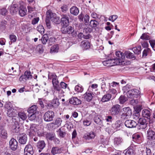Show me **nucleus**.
Masks as SVG:
<instances>
[{"label": "nucleus", "mask_w": 155, "mask_h": 155, "mask_svg": "<svg viewBox=\"0 0 155 155\" xmlns=\"http://www.w3.org/2000/svg\"><path fill=\"white\" fill-rule=\"evenodd\" d=\"M122 142V139L120 137H116L114 139V144L118 145Z\"/></svg>", "instance_id": "50"}, {"label": "nucleus", "mask_w": 155, "mask_h": 155, "mask_svg": "<svg viewBox=\"0 0 155 155\" xmlns=\"http://www.w3.org/2000/svg\"><path fill=\"white\" fill-rule=\"evenodd\" d=\"M18 11L19 14L21 17H23L27 15L26 8L23 5H20Z\"/></svg>", "instance_id": "15"}, {"label": "nucleus", "mask_w": 155, "mask_h": 155, "mask_svg": "<svg viewBox=\"0 0 155 155\" xmlns=\"http://www.w3.org/2000/svg\"><path fill=\"white\" fill-rule=\"evenodd\" d=\"M132 49L135 54L138 55L141 53V47L139 46L137 47L133 48Z\"/></svg>", "instance_id": "39"}, {"label": "nucleus", "mask_w": 155, "mask_h": 155, "mask_svg": "<svg viewBox=\"0 0 155 155\" xmlns=\"http://www.w3.org/2000/svg\"><path fill=\"white\" fill-rule=\"evenodd\" d=\"M120 110V106L117 104L113 106L110 110V112L112 115L116 116L119 114Z\"/></svg>", "instance_id": "7"}, {"label": "nucleus", "mask_w": 155, "mask_h": 155, "mask_svg": "<svg viewBox=\"0 0 155 155\" xmlns=\"http://www.w3.org/2000/svg\"><path fill=\"white\" fill-rule=\"evenodd\" d=\"M48 40V37L47 35H43L42 39V42L43 44H45Z\"/></svg>", "instance_id": "51"}, {"label": "nucleus", "mask_w": 155, "mask_h": 155, "mask_svg": "<svg viewBox=\"0 0 155 155\" xmlns=\"http://www.w3.org/2000/svg\"><path fill=\"white\" fill-rule=\"evenodd\" d=\"M89 16L86 14L84 16V22L85 25H87L88 24L89 20Z\"/></svg>", "instance_id": "58"}, {"label": "nucleus", "mask_w": 155, "mask_h": 155, "mask_svg": "<svg viewBox=\"0 0 155 155\" xmlns=\"http://www.w3.org/2000/svg\"><path fill=\"white\" fill-rule=\"evenodd\" d=\"M120 103V104H124L127 100V98L124 95H121L119 99Z\"/></svg>", "instance_id": "42"}, {"label": "nucleus", "mask_w": 155, "mask_h": 155, "mask_svg": "<svg viewBox=\"0 0 155 155\" xmlns=\"http://www.w3.org/2000/svg\"><path fill=\"white\" fill-rule=\"evenodd\" d=\"M0 13L3 15H5L8 14V11L5 8H3L0 10Z\"/></svg>", "instance_id": "60"}, {"label": "nucleus", "mask_w": 155, "mask_h": 155, "mask_svg": "<svg viewBox=\"0 0 155 155\" xmlns=\"http://www.w3.org/2000/svg\"><path fill=\"white\" fill-rule=\"evenodd\" d=\"M61 31L63 33L71 34L73 37L77 35L76 32L74 31V28L71 26H69L67 28H62Z\"/></svg>", "instance_id": "5"}, {"label": "nucleus", "mask_w": 155, "mask_h": 155, "mask_svg": "<svg viewBox=\"0 0 155 155\" xmlns=\"http://www.w3.org/2000/svg\"><path fill=\"white\" fill-rule=\"evenodd\" d=\"M24 151L34 152L33 147L32 145L30 144H28L26 146L24 149Z\"/></svg>", "instance_id": "35"}, {"label": "nucleus", "mask_w": 155, "mask_h": 155, "mask_svg": "<svg viewBox=\"0 0 155 155\" xmlns=\"http://www.w3.org/2000/svg\"><path fill=\"white\" fill-rule=\"evenodd\" d=\"M46 146V144L44 140H39L37 143L36 147L38 149L39 153L41 152L45 148Z\"/></svg>", "instance_id": "14"}, {"label": "nucleus", "mask_w": 155, "mask_h": 155, "mask_svg": "<svg viewBox=\"0 0 155 155\" xmlns=\"http://www.w3.org/2000/svg\"><path fill=\"white\" fill-rule=\"evenodd\" d=\"M125 155H134V150L133 147H130L128 148L125 153Z\"/></svg>", "instance_id": "34"}, {"label": "nucleus", "mask_w": 155, "mask_h": 155, "mask_svg": "<svg viewBox=\"0 0 155 155\" xmlns=\"http://www.w3.org/2000/svg\"><path fill=\"white\" fill-rule=\"evenodd\" d=\"M39 20V18L38 17L34 18L31 21L32 24L34 25L37 24Z\"/></svg>", "instance_id": "64"}, {"label": "nucleus", "mask_w": 155, "mask_h": 155, "mask_svg": "<svg viewBox=\"0 0 155 155\" xmlns=\"http://www.w3.org/2000/svg\"><path fill=\"white\" fill-rule=\"evenodd\" d=\"M25 74L26 78L28 80L32 78V75L30 71H25Z\"/></svg>", "instance_id": "55"}, {"label": "nucleus", "mask_w": 155, "mask_h": 155, "mask_svg": "<svg viewBox=\"0 0 155 155\" xmlns=\"http://www.w3.org/2000/svg\"><path fill=\"white\" fill-rule=\"evenodd\" d=\"M71 16L70 14L63 15L61 19V22L63 26L67 27L69 24V18Z\"/></svg>", "instance_id": "4"}, {"label": "nucleus", "mask_w": 155, "mask_h": 155, "mask_svg": "<svg viewBox=\"0 0 155 155\" xmlns=\"http://www.w3.org/2000/svg\"><path fill=\"white\" fill-rule=\"evenodd\" d=\"M0 137L3 139H6L8 137V134L7 131L3 129L2 130L1 132L0 133Z\"/></svg>", "instance_id": "30"}, {"label": "nucleus", "mask_w": 155, "mask_h": 155, "mask_svg": "<svg viewBox=\"0 0 155 155\" xmlns=\"http://www.w3.org/2000/svg\"><path fill=\"white\" fill-rule=\"evenodd\" d=\"M140 94V91L136 89H131L130 90L128 91V92L127 93V97L130 98L137 97Z\"/></svg>", "instance_id": "2"}, {"label": "nucleus", "mask_w": 155, "mask_h": 155, "mask_svg": "<svg viewBox=\"0 0 155 155\" xmlns=\"http://www.w3.org/2000/svg\"><path fill=\"white\" fill-rule=\"evenodd\" d=\"M59 47L58 45H56L52 46L50 50L51 53L57 52L59 50Z\"/></svg>", "instance_id": "40"}, {"label": "nucleus", "mask_w": 155, "mask_h": 155, "mask_svg": "<svg viewBox=\"0 0 155 155\" xmlns=\"http://www.w3.org/2000/svg\"><path fill=\"white\" fill-rule=\"evenodd\" d=\"M148 33H145L142 34V36L140 37V38L147 40L150 39V37L147 35Z\"/></svg>", "instance_id": "45"}, {"label": "nucleus", "mask_w": 155, "mask_h": 155, "mask_svg": "<svg viewBox=\"0 0 155 155\" xmlns=\"http://www.w3.org/2000/svg\"><path fill=\"white\" fill-rule=\"evenodd\" d=\"M80 46L83 50H87L90 48V44L88 41L85 40L81 42Z\"/></svg>", "instance_id": "19"}, {"label": "nucleus", "mask_w": 155, "mask_h": 155, "mask_svg": "<svg viewBox=\"0 0 155 155\" xmlns=\"http://www.w3.org/2000/svg\"><path fill=\"white\" fill-rule=\"evenodd\" d=\"M37 49L38 50L40 53H43L44 51L42 45H38L37 47Z\"/></svg>", "instance_id": "63"}, {"label": "nucleus", "mask_w": 155, "mask_h": 155, "mask_svg": "<svg viewBox=\"0 0 155 155\" xmlns=\"http://www.w3.org/2000/svg\"><path fill=\"white\" fill-rule=\"evenodd\" d=\"M9 38L12 43L15 42L17 40V37L14 35H9Z\"/></svg>", "instance_id": "53"}, {"label": "nucleus", "mask_w": 155, "mask_h": 155, "mask_svg": "<svg viewBox=\"0 0 155 155\" xmlns=\"http://www.w3.org/2000/svg\"><path fill=\"white\" fill-rule=\"evenodd\" d=\"M125 55L127 58L129 59H135L136 58L135 56L133 54L129 51H126L125 52Z\"/></svg>", "instance_id": "32"}, {"label": "nucleus", "mask_w": 155, "mask_h": 155, "mask_svg": "<svg viewBox=\"0 0 155 155\" xmlns=\"http://www.w3.org/2000/svg\"><path fill=\"white\" fill-rule=\"evenodd\" d=\"M94 94L92 93L87 92L84 95V99L88 101H91Z\"/></svg>", "instance_id": "22"}, {"label": "nucleus", "mask_w": 155, "mask_h": 155, "mask_svg": "<svg viewBox=\"0 0 155 155\" xmlns=\"http://www.w3.org/2000/svg\"><path fill=\"white\" fill-rule=\"evenodd\" d=\"M37 114H28V119L31 121L35 120Z\"/></svg>", "instance_id": "46"}, {"label": "nucleus", "mask_w": 155, "mask_h": 155, "mask_svg": "<svg viewBox=\"0 0 155 155\" xmlns=\"http://www.w3.org/2000/svg\"><path fill=\"white\" fill-rule=\"evenodd\" d=\"M75 90L78 92H81L83 91V89L81 87L78 85L75 86Z\"/></svg>", "instance_id": "59"}, {"label": "nucleus", "mask_w": 155, "mask_h": 155, "mask_svg": "<svg viewBox=\"0 0 155 155\" xmlns=\"http://www.w3.org/2000/svg\"><path fill=\"white\" fill-rule=\"evenodd\" d=\"M112 97V95L110 93H107L104 95L102 97L101 101L105 102L110 100Z\"/></svg>", "instance_id": "21"}, {"label": "nucleus", "mask_w": 155, "mask_h": 155, "mask_svg": "<svg viewBox=\"0 0 155 155\" xmlns=\"http://www.w3.org/2000/svg\"><path fill=\"white\" fill-rule=\"evenodd\" d=\"M19 7L18 5L17 4L11 5L9 10L10 13L13 15L16 14L18 10Z\"/></svg>", "instance_id": "16"}, {"label": "nucleus", "mask_w": 155, "mask_h": 155, "mask_svg": "<svg viewBox=\"0 0 155 155\" xmlns=\"http://www.w3.org/2000/svg\"><path fill=\"white\" fill-rule=\"evenodd\" d=\"M9 146L10 149L13 150H16L18 146V143L15 139L12 138L9 142Z\"/></svg>", "instance_id": "9"}, {"label": "nucleus", "mask_w": 155, "mask_h": 155, "mask_svg": "<svg viewBox=\"0 0 155 155\" xmlns=\"http://www.w3.org/2000/svg\"><path fill=\"white\" fill-rule=\"evenodd\" d=\"M96 136V134L94 132L91 131L89 132H87L85 134L83 138L85 140H90L93 139Z\"/></svg>", "instance_id": "12"}, {"label": "nucleus", "mask_w": 155, "mask_h": 155, "mask_svg": "<svg viewBox=\"0 0 155 155\" xmlns=\"http://www.w3.org/2000/svg\"><path fill=\"white\" fill-rule=\"evenodd\" d=\"M7 22L6 21H2L0 22V29L5 30L6 28Z\"/></svg>", "instance_id": "44"}, {"label": "nucleus", "mask_w": 155, "mask_h": 155, "mask_svg": "<svg viewBox=\"0 0 155 155\" xmlns=\"http://www.w3.org/2000/svg\"><path fill=\"white\" fill-rule=\"evenodd\" d=\"M99 25L98 21L95 20H92L90 22L89 25L91 27L94 29H95Z\"/></svg>", "instance_id": "25"}, {"label": "nucleus", "mask_w": 155, "mask_h": 155, "mask_svg": "<svg viewBox=\"0 0 155 155\" xmlns=\"http://www.w3.org/2000/svg\"><path fill=\"white\" fill-rule=\"evenodd\" d=\"M99 82L101 84V89L104 90V91H106L110 87V84L109 83H108L109 85L107 86V87L106 86L105 82L104 79L101 78L99 80Z\"/></svg>", "instance_id": "18"}, {"label": "nucleus", "mask_w": 155, "mask_h": 155, "mask_svg": "<svg viewBox=\"0 0 155 155\" xmlns=\"http://www.w3.org/2000/svg\"><path fill=\"white\" fill-rule=\"evenodd\" d=\"M140 137V136L137 134H134L132 136L133 140L135 142H137Z\"/></svg>", "instance_id": "47"}, {"label": "nucleus", "mask_w": 155, "mask_h": 155, "mask_svg": "<svg viewBox=\"0 0 155 155\" xmlns=\"http://www.w3.org/2000/svg\"><path fill=\"white\" fill-rule=\"evenodd\" d=\"M81 101L76 97H73L69 99V103L74 105L81 104Z\"/></svg>", "instance_id": "13"}, {"label": "nucleus", "mask_w": 155, "mask_h": 155, "mask_svg": "<svg viewBox=\"0 0 155 155\" xmlns=\"http://www.w3.org/2000/svg\"><path fill=\"white\" fill-rule=\"evenodd\" d=\"M17 138L18 140L19 143L22 144H25L27 139V135L24 133L19 134Z\"/></svg>", "instance_id": "10"}, {"label": "nucleus", "mask_w": 155, "mask_h": 155, "mask_svg": "<svg viewBox=\"0 0 155 155\" xmlns=\"http://www.w3.org/2000/svg\"><path fill=\"white\" fill-rule=\"evenodd\" d=\"M12 122H11L13 125H14L15 126V128H14L15 130H16L17 128V125H18V123L17 120L14 117H13L12 119Z\"/></svg>", "instance_id": "48"}, {"label": "nucleus", "mask_w": 155, "mask_h": 155, "mask_svg": "<svg viewBox=\"0 0 155 155\" xmlns=\"http://www.w3.org/2000/svg\"><path fill=\"white\" fill-rule=\"evenodd\" d=\"M121 121L120 120H118L114 124V127L117 129L118 130V128L121 126Z\"/></svg>", "instance_id": "56"}, {"label": "nucleus", "mask_w": 155, "mask_h": 155, "mask_svg": "<svg viewBox=\"0 0 155 155\" xmlns=\"http://www.w3.org/2000/svg\"><path fill=\"white\" fill-rule=\"evenodd\" d=\"M147 138L150 140L155 139V132L150 130H149L147 132Z\"/></svg>", "instance_id": "24"}, {"label": "nucleus", "mask_w": 155, "mask_h": 155, "mask_svg": "<svg viewBox=\"0 0 155 155\" xmlns=\"http://www.w3.org/2000/svg\"><path fill=\"white\" fill-rule=\"evenodd\" d=\"M17 114V110L12 107L9 108L7 113V115L9 117H14Z\"/></svg>", "instance_id": "17"}, {"label": "nucleus", "mask_w": 155, "mask_h": 155, "mask_svg": "<svg viewBox=\"0 0 155 155\" xmlns=\"http://www.w3.org/2000/svg\"><path fill=\"white\" fill-rule=\"evenodd\" d=\"M53 104V107H56L58 106L59 105V102L58 101V99L57 97L54 98L52 101Z\"/></svg>", "instance_id": "37"}, {"label": "nucleus", "mask_w": 155, "mask_h": 155, "mask_svg": "<svg viewBox=\"0 0 155 155\" xmlns=\"http://www.w3.org/2000/svg\"><path fill=\"white\" fill-rule=\"evenodd\" d=\"M29 130V131L28 133L30 135H31L32 132H37L38 130L36 127V125L35 124H32L31 125L30 127Z\"/></svg>", "instance_id": "28"}, {"label": "nucleus", "mask_w": 155, "mask_h": 155, "mask_svg": "<svg viewBox=\"0 0 155 155\" xmlns=\"http://www.w3.org/2000/svg\"><path fill=\"white\" fill-rule=\"evenodd\" d=\"M37 30L41 34L44 33L45 29L43 26L41 25H39L37 28Z\"/></svg>", "instance_id": "43"}, {"label": "nucleus", "mask_w": 155, "mask_h": 155, "mask_svg": "<svg viewBox=\"0 0 155 155\" xmlns=\"http://www.w3.org/2000/svg\"><path fill=\"white\" fill-rule=\"evenodd\" d=\"M130 86L128 85H127L126 86H124L123 88V90L124 91V92H128V91L130 90Z\"/></svg>", "instance_id": "61"}, {"label": "nucleus", "mask_w": 155, "mask_h": 155, "mask_svg": "<svg viewBox=\"0 0 155 155\" xmlns=\"http://www.w3.org/2000/svg\"><path fill=\"white\" fill-rule=\"evenodd\" d=\"M111 61V60H107L104 61L103 62V63L104 65L107 66H111L110 65V61Z\"/></svg>", "instance_id": "57"}, {"label": "nucleus", "mask_w": 155, "mask_h": 155, "mask_svg": "<svg viewBox=\"0 0 155 155\" xmlns=\"http://www.w3.org/2000/svg\"><path fill=\"white\" fill-rule=\"evenodd\" d=\"M18 115L19 118L23 120H25L27 118V116L24 112H19L18 114Z\"/></svg>", "instance_id": "38"}, {"label": "nucleus", "mask_w": 155, "mask_h": 155, "mask_svg": "<svg viewBox=\"0 0 155 155\" xmlns=\"http://www.w3.org/2000/svg\"><path fill=\"white\" fill-rule=\"evenodd\" d=\"M124 124L126 127L129 128L135 127L137 125V123L135 121L130 120H126Z\"/></svg>", "instance_id": "11"}, {"label": "nucleus", "mask_w": 155, "mask_h": 155, "mask_svg": "<svg viewBox=\"0 0 155 155\" xmlns=\"http://www.w3.org/2000/svg\"><path fill=\"white\" fill-rule=\"evenodd\" d=\"M62 121L60 118H57L55 120L54 123L55 125H57L58 127L60 126Z\"/></svg>", "instance_id": "52"}, {"label": "nucleus", "mask_w": 155, "mask_h": 155, "mask_svg": "<svg viewBox=\"0 0 155 155\" xmlns=\"http://www.w3.org/2000/svg\"><path fill=\"white\" fill-rule=\"evenodd\" d=\"M70 13L71 14L74 15H77L79 12L78 8L76 6H73L70 9Z\"/></svg>", "instance_id": "27"}, {"label": "nucleus", "mask_w": 155, "mask_h": 155, "mask_svg": "<svg viewBox=\"0 0 155 155\" xmlns=\"http://www.w3.org/2000/svg\"><path fill=\"white\" fill-rule=\"evenodd\" d=\"M62 151V148H59L57 147H52L51 152L53 155H55L61 153Z\"/></svg>", "instance_id": "20"}, {"label": "nucleus", "mask_w": 155, "mask_h": 155, "mask_svg": "<svg viewBox=\"0 0 155 155\" xmlns=\"http://www.w3.org/2000/svg\"><path fill=\"white\" fill-rule=\"evenodd\" d=\"M141 110L139 108H137L135 110V112L133 115V118L134 119L137 120L138 119L139 120V119H140V111Z\"/></svg>", "instance_id": "26"}, {"label": "nucleus", "mask_w": 155, "mask_h": 155, "mask_svg": "<svg viewBox=\"0 0 155 155\" xmlns=\"http://www.w3.org/2000/svg\"><path fill=\"white\" fill-rule=\"evenodd\" d=\"M150 52V48H147L145 49L143 52L142 57L145 58L147 54Z\"/></svg>", "instance_id": "49"}, {"label": "nucleus", "mask_w": 155, "mask_h": 155, "mask_svg": "<svg viewBox=\"0 0 155 155\" xmlns=\"http://www.w3.org/2000/svg\"><path fill=\"white\" fill-rule=\"evenodd\" d=\"M138 123L142 125L143 126V127H146L148 124L147 121L143 118H140L138 120Z\"/></svg>", "instance_id": "29"}, {"label": "nucleus", "mask_w": 155, "mask_h": 155, "mask_svg": "<svg viewBox=\"0 0 155 155\" xmlns=\"http://www.w3.org/2000/svg\"><path fill=\"white\" fill-rule=\"evenodd\" d=\"M143 155H151V150L150 149L147 148L146 151L144 152L143 151Z\"/></svg>", "instance_id": "62"}, {"label": "nucleus", "mask_w": 155, "mask_h": 155, "mask_svg": "<svg viewBox=\"0 0 155 155\" xmlns=\"http://www.w3.org/2000/svg\"><path fill=\"white\" fill-rule=\"evenodd\" d=\"M38 107L36 105H33L28 109V114H37V110Z\"/></svg>", "instance_id": "23"}, {"label": "nucleus", "mask_w": 155, "mask_h": 155, "mask_svg": "<svg viewBox=\"0 0 155 155\" xmlns=\"http://www.w3.org/2000/svg\"><path fill=\"white\" fill-rule=\"evenodd\" d=\"M52 78V84L55 90L57 91H57L61 92L62 90L61 89V88L59 87V82L57 79L56 75H51Z\"/></svg>", "instance_id": "6"}, {"label": "nucleus", "mask_w": 155, "mask_h": 155, "mask_svg": "<svg viewBox=\"0 0 155 155\" xmlns=\"http://www.w3.org/2000/svg\"><path fill=\"white\" fill-rule=\"evenodd\" d=\"M50 20L48 18H47V16H46L45 19V22L47 27L48 29H50L51 28Z\"/></svg>", "instance_id": "54"}, {"label": "nucleus", "mask_w": 155, "mask_h": 155, "mask_svg": "<svg viewBox=\"0 0 155 155\" xmlns=\"http://www.w3.org/2000/svg\"><path fill=\"white\" fill-rule=\"evenodd\" d=\"M57 132L58 133L59 136L61 138H64L66 134L65 131L61 130V128L58 129Z\"/></svg>", "instance_id": "41"}, {"label": "nucleus", "mask_w": 155, "mask_h": 155, "mask_svg": "<svg viewBox=\"0 0 155 155\" xmlns=\"http://www.w3.org/2000/svg\"><path fill=\"white\" fill-rule=\"evenodd\" d=\"M101 118V117L100 116L97 115L95 116L94 120V122L96 124L101 125L102 123V121Z\"/></svg>", "instance_id": "31"}, {"label": "nucleus", "mask_w": 155, "mask_h": 155, "mask_svg": "<svg viewBox=\"0 0 155 155\" xmlns=\"http://www.w3.org/2000/svg\"><path fill=\"white\" fill-rule=\"evenodd\" d=\"M54 117V112L49 110L45 112L43 116L44 120L46 122H50L53 120Z\"/></svg>", "instance_id": "3"}, {"label": "nucleus", "mask_w": 155, "mask_h": 155, "mask_svg": "<svg viewBox=\"0 0 155 155\" xmlns=\"http://www.w3.org/2000/svg\"><path fill=\"white\" fill-rule=\"evenodd\" d=\"M123 110L124 113L127 116L129 117L132 114V111L131 109L129 107H125L123 108Z\"/></svg>", "instance_id": "33"}, {"label": "nucleus", "mask_w": 155, "mask_h": 155, "mask_svg": "<svg viewBox=\"0 0 155 155\" xmlns=\"http://www.w3.org/2000/svg\"><path fill=\"white\" fill-rule=\"evenodd\" d=\"M55 136L54 133H47L46 134V137L47 139L50 140H53Z\"/></svg>", "instance_id": "36"}, {"label": "nucleus", "mask_w": 155, "mask_h": 155, "mask_svg": "<svg viewBox=\"0 0 155 155\" xmlns=\"http://www.w3.org/2000/svg\"><path fill=\"white\" fill-rule=\"evenodd\" d=\"M151 110H150V111L147 109H144L142 110V112L143 117L147 118L150 123H151L153 122L151 117Z\"/></svg>", "instance_id": "8"}, {"label": "nucleus", "mask_w": 155, "mask_h": 155, "mask_svg": "<svg viewBox=\"0 0 155 155\" xmlns=\"http://www.w3.org/2000/svg\"><path fill=\"white\" fill-rule=\"evenodd\" d=\"M47 18H48L52 22L56 24H59L60 22L59 17H57L55 13H52L51 11L48 10L46 13Z\"/></svg>", "instance_id": "1"}]
</instances>
